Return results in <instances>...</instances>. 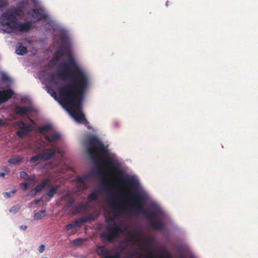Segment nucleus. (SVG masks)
<instances>
[{"mask_svg":"<svg viewBox=\"0 0 258 258\" xmlns=\"http://www.w3.org/2000/svg\"><path fill=\"white\" fill-rule=\"evenodd\" d=\"M74 43L66 31V110L78 123L90 129V123L83 112V102L90 86V78L77 63Z\"/></svg>","mask_w":258,"mask_h":258,"instance_id":"nucleus-1","label":"nucleus"},{"mask_svg":"<svg viewBox=\"0 0 258 258\" xmlns=\"http://www.w3.org/2000/svg\"><path fill=\"white\" fill-rule=\"evenodd\" d=\"M116 179L120 183L129 185L130 188L134 192H127L125 196L132 195L133 198L130 200L132 204L134 210L141 213L150 221L154 220L160 213V209L156 206H151L148 209L144 207L146 200L144 195L141 194L138 189L139 182L134 178H131L127 176L119 175L116 177Z\"/></svg>","mask_w":258,"mask_h":258,"instance_id":"nucleus-2","label":"nucleus"},{"mask_svg":"<svg viewBox=\"0 0 258 258\" xmlns=\"http://www.w3.org/2000/svg\"><path fill=\"white\" fill-rule=\"evenodd\" d=\"M45 80L52 87L58 89V95L57 96L53 89L45 86L47 93L64 109V59L60 61L59 69L55 73H50L49 77Z\"/></svg>","mask_w":258,"mask_h":258,"instance_id":"nucleus-3","label":"nucleus"},{"mask_svg":"<svg viewBox=\"0 0 258 258\" xmlns=\"http://www.w3.org/2000/svg\"><path fill=\"white\" fill-rule=\"evenodd\" d=\"M87 152L92 160L100 162L104 166L111 168L114 165V161L109 157V150L104 143L95 136L88 139Z\"/></svg>","mask_w":258,"mask_h":258,"instance_id":"nucleus-4","label":"nucleus"},{"mask_svg":"<svg viewBox=\"0 0 258 258\" xmlns=\"http://www.w3.org/2000/svg\"><path fill=\"white\" fill-rule=\"evenodd\" d=\"M106 230L108 232H103L101 237L103 240L109 242L114 241L122 232L120 225L116 223L107 226Z\"/></svg>","mask_w":258,"mask_h":258,"instance_id":"nucleus-5","label":"nucleus"},{"mask_svg":"<svg viewBox=\"0 0 258 258\" xmlns=\"http://www.w3.org/2000/svg\"><path fill=\"white\" fill-rule=\"evenodd\" d=\"M16 18L15 15L10 12L4 13L0 18V23L2 25L11 29L12 25H15L16 23Z\"/></svg>","mask_w":258,"mask_h":258,"instance_id":"nucleus-6","label":"nucleus"},{"mask_svg":"<svg viewBox=\"0 0 258 258\" xmlns=\"http://www.w3.org/2000/svg\"><path fill=\"white\" fill-rule=\"evenodd\" d=\"M110 206L113 212L117 215L122 214L128 211L127 208L116 200H111Z\"/></svg>","mask_w":258,"mask_h":258,"instance_id":"nucleus-7","label":"nucleus"},{"mask_svg":"<svg viewBox=\"0 0 258 258\" xmlns=\"http://www.w3.org/2000/svg\"><path fill=\"white\" fill-rule=\"evenodd\" d=\"M92 176L91 173H87L82 176H77L76 178L77 182L78 184V188L80 190H84L87 188V186L85 182Z\"/></svg>","mask_w":258,"mask_h":258,"instance_id":"nucleus-8","label":"nucleus"},{"mask_svg":"<svg viewBox=\"0 0 258 258\" xmlns=\"http://www.w3.org/2000/svg\"><path fill=\"white\" fill-rule=\"evenodd\" d=\"M32 25L29 22L20 23L16 22L15 25L11 26V29L17 30L21 32H28L31 28Z\"/></svg>","mask_w":258,"mask_h":258,"instance_id":"nucleus-9","label":"nucleus"},{"mask_svg":"<svg viewBox=\"0 0 258 258\" xmlns=\"http://www.w3.org/2000/svg\"><path fill=\"white\" fill-rule=\"evenodd\" d=\"M32 17L34 22H38L46 18L47 16L41 9H34L32 10Z\"/></svg>","mask_w":258,"mask_h":258,"instance_id":"nucleus-10","label":"nucleus"},{"mask_svg":"<svg viewBox=\"0 0 258 258\" xmlns=\"http://www.w3.org/2000/svg\"><path fill=\"white\" fill-rule=\"evenodd\" d=\"M14 92L11 89L0 91V105L12 98Z\"/></svg>","mask_w":258,"mask_h":258,"instance_id":"nucleus-11","label":"nucleus"},{"mask_svg":"<svg viewBox=\"0 0 258 258\" xmlns=\"http://www.w3.org/2000/svg\"><path fill=\"white\" fill-rule=\"evenodd\" d=\"M56 152L55 149L53 148L46 149L42 154H40L42 160L47 161L51 159L55 156Z\"/></svg>","mask_w":258,"mask_h":258,"instance_id":"nucleus-12","label":"nucleus"},{"mask_svg":"<svg viewBox=\"0 0 258 258\" xmlns=\"http://www.w3.org/2000/svg\"><path fill=\"white\" fill-rule=\"evenodd\" d=\"M63 37L62 36V43L60 50L56 52L54 54V57L50 61V63L56 65L58 61L64 55V49L63 48Z\"/></svg>","mask_w":258,"mask_h":258,"instance_id":"nucleus-13","label":"nucleus"},{"mask_svg":"<svg viewBox=\"0 0 258 258\" xmlns=\"http://www.w3.org/2000/svg\"><path fill=\"white\" fill-rule=\"evenodd\" d=\"M31 111V109L29 107L16 105L14 108V112L21 116H28Z\"/></svg>","mask_w":258,"mask_h":258,"instance_id":"nucleus-14","label":"nucleus"},{"mask_svg":"<svg viewBox=\"0 0 258 258\" xmlns=\"http://www.w3.org/2000/svg\"><path fill=\"white\" fill-rule=\"evenodd\" d=\"M28 1L27 0L19 2L17 5V10H16V14L19 16L20 15V13L23 12L25 8L28 6Z\"/></svg>","mask_w":258,"mask_h":258,"instance_id":"nucleus-15","label":"nucleus"},{"mask_svg":"<svg viewBox=\"0 0 258 258\" xmlns=\"http://www.w3.org/2000/svg\"><path fill=\"white\" fill-rule=\"evenodd\" d=\"M15 125L19 128L27 130V131H31V125L30 124H27L22 120H18L15 122Z\"/></svg>","mask_w":258,"mask_h":258,"instance_id":"nucleus-16","label":"nucleus"},{"mask_svg":"<svg viewBox=\"0 0 258 258\" xmlns=\"http://www.w3.org/2000/svg\"><path fill=\"white\" fill-rule=\"evenodd\" d=\"M96 252L99 256H103L109 255L110 251L106 248L104 246H98L97 247Z\"/></svg>","mask_w":258,"mask_h":258,"instance_id":"nucleus-17","label":"nucleus"},{"mask_svg":"<svg viewBox=\"0 0 258 258\" xmlns=\"http://www.w3.org/2000/svg\"><path fill=\"white\" fill-rule=\"evenodd\" d=\"M150 222V225L152 229L155 230H161L163 228V223L160 220H154Z\"/></svg>","mask_w":258,"mask_h":258,"instance_id":"nucleus-18","label":"nucleus"},{"mask_svg":"<svg viewBox=\"0 0 258 258\" xmlns=\"http://www.w3.org/2000/svg\"><path fill=\"white\" fill-rule=\"evenodd\" d=\"M60 138V135L56 133L51 134L49 135H46L45 136V140L50 142H56L58 141Z\"/></svg>","mask_w":258,"mask_h":258,"instance_id":"nucleus-19","label":"nucleus"},{"mask_svg":"<svg viewBox=\"0 0 258 258\" xmlns=\"http://www.w3.org/2000/svg\"><path fill=\"white\" fill-rule=\"evenodd\" d=\"M49 182L50 179L49 178L44 179L39 184L37 185L35 187L36 190V192H38L41 191L45 187V186L49 183Z\"/></svg>","mask_w":258,"mask_h":258,"instance_id":"nucleus-20","label":"nucleus"},{"mask_svg":"<svg viewBox=\"0 0 258 258\" xmlns=\"http://www.w3.org/2000/svg\"><path fill=\"white\" fill-rule=\"evenodd\" d=\"M28 51L27 47L23 46L22 43H19L18 47L16 48V52L17 54L23 55L26 54Z\"/></svg>","mask_w":258,"mask_h":258,"instance_id":"nucleus-21","label":"nucleus"},{"mask_svg":"<svg viewBox=\"0 0 258 258\" xmlns=\"http://www.w3.org/2000/svg\"><path fill=\"white\" fill-rule=\"evenodd\" d=\"M23 160V157L21 156H15L11 158H10L8 162L10 164H14V165H18L21 162H22Z\"/></svg>","mask_w":258,"mask_h":258,"instance_id":"nucleus-22","label":"nucleus"},{"mask_svg":"<svg viewBox=\"0 0 258 258\" xmlns=\"http://www.w3.org/2000/svg\"><path fill=\"white\" fill-rule=\"evenodd\" d=\"M58 188V186H54L47 191L46 195L48 196L50 199H52L54 195L56 193Z\"/></svg>","mask_w":258,"mask_h":258,"instance_id":"nucleus-23","label":"nucleus"},{"mask_svg":"<svg viewBox=\"0 0 258 258\" xmlns=\"http://www.w3.org/2000/svg\"><path fill=\"white\" fill-rule=\"evenodd\" d=\"M46 215V211L45 210H40L38 212L35 213L34 216L35 220H39L41 219Z\"/></svg>","mask_w":258,"mask_h":258,"instance_id":"nucleus-24","label":"nucleus"},{"mask_svg":"<svg viewBox=\"0 0 258 258\" xmlns=\"http://www.w3.org/2000/svg\"><path fill=\"white\" fill-rule=\"evenodd\" d=\"M98 194V192L96 191L92 192L88 197V201L89 202L96 201L97 199Z\"/></svg>","mask_w":258,"mask_h":258,"instance_id":"nucleus-25","label":"nucleus"},{"mask_svg":"<svg viewBox=\"0 0 258 258\" xmlns=\"http://www.w3.org/2000/svg\"><path fill=\"white\" fill-rule=\"evenodd\" d=\"M51 128V126L50 124L44 125L41 127H39L38 130L41 134L46 133L49 131Z\"/></svg>","mask_w":258,"mask_h":258,"instance_id":"nucleus-26","label":"nucleus"},{"mask_svg":"<svg viewBox=\"0 0 258 258\" xmlns=\"http://www.w3.org/2000/svg\"><path fill=\"white\" fill-rule=\"evenodd\" d=\"M39 160H42L41 155L39 154L36 156H33L30 159L29 162L31 164L36 163Z\"/></svg>","mask_w":258,"mask_h":258,"instance_id":"nucleus-27","label":"nucleus"},{"mask_svg":"<svg viewBox=\"0 0 258 258\" xmlns=\"http://www.w3.org/2000/svg\"><path fill=\"white\" fill-rule=\"evenodd\" d=\"M30 131H27V130H19L16 132L17 135L19 137H23L26 136Z\"/></svg>","mask_w":258,"mask_h":258,"instance_id":"nucleus-28","label":"nucleus"},{"mask_svg":"<svg viewBox=\"0 0 258 258\" xmlns=\"http://www.w3.org/2000/svg\"><path fill=\"white\" fill-rule=\"evenodd\" d=\"M20 209V206L17 205L13 206L9 210V212L14 214L17 213Z\"/></svg>","mask_w":258,"mask_h":258,"instance_id":"nucleus-29","label":"nucleus"},{"mask_svg":"<svg viewBox=\"0 0 258 258\" xmlns=\"http://www.w3.org/2000/svg\"><path fill=\"white\" fill-rule=\"evenodd\" d=\"M121 255L118 252H115L112 255H106L102 258H120Z\"/></svg>","mask_w":258,"mask_h":258,"instance_id":"nucleus-30","label":"nucleus"},{"mask_svg":"<svg viewBox=\"0 0 258 258\" xmlns=\"http://www.w3.org/2000/svg\"><path fill=\"white\" fill-rule=\"evenodd\" d=\"M21 178L27 180L29 178L28 174L25 171H21L20 173Z\"/></svg>","mask_w":258,"mask_h":258,"instance_id":"nucleus-31","label":"nucleus"},{"mask_svg":"<svg viewBox=\"0 0 258 258\" xmlns=\"http://www.w3.org/2000/svg\"><path fill=\"white\" fill-rule=\"evenodd\" d=\"M83 242V240L81 238H77L74 240L73 241V244L75 245H80L82 244Z\"/></svg>","mask_w":258,"mask_h":258,"instance_id":"nucleus-32","label":"nucleus"},{"mask_svg":"<svg viewBox=\"0 0 258 258\" xmlns=\"http://www.w3.org/2000/svg\"><path fill=\"white\" fill-rule=\"evenodd\" d=\"M87 221V219L85 217H82L80 219H79L78 220L76 221V223L77 224H82L86 222Z\"/></svg>","mask_w":258,"mask_h":258,"instance_id":"nucleus-33","label":"nucleus"},{"mask_svg":"<svg viewBox=\"0 0 258 258\" xmlns=\"http://www.w3.org/2000/svg\"><path fill=\"white\" fill-rule=\"evenodd\" d=\"M37 192H36V189L34 188H33V189H31V190L30 191V192H29V193L28 195H29V196H32V197H34V196H35V195L37 194Z\"/></svg>","mask_w":258,"mask_h":258,"instance_id":"nucleus-34","label":"nucleus"},{"mask_svg":"<svg viewBox=\"0 0 258 258\" xmlns=\"http://www.w3.org/2000/svg\"><path fill=\"white\" fill-rule=\"evenodd\" d=\"M45 246L43 244L39 246V248H38V251L40 252V253H42L44 250H45Z\"/></svg>","mask_w":258,"mask_h":258,"instance_id":"nucleus-35","label":"nucleus"},{"mask_svg":"<svg viewBox=\"0 0 258 258\" xmlns=\"http://www.w3.org/2000/svg\"><path fill=\"white\" fill-rule=\"evenodd\" d=\"M4 196L6 198H9L12 196V192L10 191L5 192L4 193Z\"/></svg>","mask_w":258,"mask_h":258,"instance_id":"nucleus-36","label":"nucleus"},{"mask_svg":"<svg viewBox=\"0 0 258 258\" xmlns=\"http://www.w3.org/2000/svg\"><path fill=\"white\" fill-rule=\"evenodd\" d=\"M21 185L22 186V188L27 189L28 188V184L27 182L25 183H22L21 184Z\"/></svg>","mask_w":258,"mask_h":258,"instance_id":"nucleus-37","label":"nucleus"},{"mask_svg":"<svg viewBox=\"0 0 258 258\" xmlns=\"http://www.w3.org/2000/svg\"><path fill=\"white\" fill-rule=\"evenodd\" d=\"M42 201V198H40L39 199H36L35 200L34 202L35 204H37L39 203Z\"/></svg>","mask_w":258,"mask_h":258,"instance_id":"nucleus-38","label":"nucleus"},{"mask_svg":"<svg viewBox=\"0 0 258 258\" xmlns=\"http://www.w3.org/2000/svg\"><path fill=\"white\" fill-rule=\"evenodd\" d=\"M114 218H109L108 220H107L106 221L108 223L109 222H114Z\"/></svg>","mask_w":258,"mask_h":258,"instance_id":"nucleus-39","label":"nucleus"},{"mask_svg":"<svg viewBox=\"0 0 258 258\" xmlns=\"http://www.w3.org/2000/svg\"><path fill=\"white\" fill-rule=\"evenodd\" d=\"M27 228V227L26 225H22L21 226V229L23 230H26Z\"/></svg>","mask_w":258,"mask_h":258,"instance_id":"nucleus-40","label":"nucleus"},{"mask_svg":"<svg viewBox=\"0 0 258 258\" xmlns=\"http://www.w3.org/2000/svg\"><path fill=\"white\" fill-rule=\"evenodd\" d=\"M4 125H5L4 122L2 120L0 119V126H3Z\"/></svg>","mask_w":258,"mask_h":258,"instance_id":"nucleus-41","label":"nucleus"},{"mask_svg":"<svg viewBox=\"0 0 258 258\" xmlns=\"http://www.w3.org/2000/svg\"><path fill=\"white\" fill-rule=\"evenodd\" d=\"M97 173L98 174H99L102 173L101 169L100 168H98V171H97Z\"/></svg>","mask_w":258,"mask_h":258,"instance_id":"nucleus-42","label":"nucleus"},{"mask_svg":"<svg viewBox=\"0 0 258 258\" xmlns=\"http://www.w3.org/2000/svg\"><path fill=\"white\" fill-rule=\"evenodd\" d=\"M16 189H13L11 191H10L11 192H12V195L15 194L16 192Z\"/></svg>","mask_w":258,"mask_h":258,"instance_id":"nucleus-43","label":"nucleus"},{"mask_svg":"<svg viewBox=\"0 0 258 258\" xmlns=\"http://www.w3.org/2000/svg\"><path fill=\"white\" fill-rule=\"evenodd\" d=\"M5 175V174L3 172H0V176L4 177Z\"/></svg>","mask_w":258,"mask_h":258,"instance_id":"nucleus-44","label":"nucleus"},{"mask_svg":"<svg viewBox=\"0 0 258 258\" xmlns=\"http://www.w3.org/2000/svg\"><path fill=\"white\" fill-rule=\"evenodd\" d=\"M133 233H134V235H139V232H138V231H134V232H133Z\"/></svg>","mask_w":258,"mask_h":258,"instance_id":"nucleus-45","label":"nucleus"},{"mask_svg":"<svg viewBox=\"0 0 258 258\" xmlns=\"http://www.w3.org/2000/svg\"><path fill=\"white\" fill-rule=\"evenodd\" d=\"M108 184V182H105L104 183H103V186L106 187Z\"/></svg>","mask_w":258,"mask_h":258,"instance_id":"nucleus-46","label":"nucleus"},{"mask_svg":"<svg viewBox=\"0 0 258 258\" xmlns=\"http://www.w3.org/2000/svg\"><path fill=\"white\" fill-rule=\"evenodd\" d=\"M70 225H68L67 226H66V228L69 230L70 228Z\"/></svg>","mask_w":258,"mask_h":258,"instance_id":"nucleus-47","label":"nucleus"},{"mask_svg":"<svg viewBox=\"0 0 258 258\" xmlns=\"http://www.w3.org/2000/svg\"><path fill=\"white\" fill-rule=\"evenodd\" d=\"M132 256H133V254H132L131 255L126 256L125 258H132Z\"/></svg>","mask_w":258,"mask_h":258,"instance_id":"nucleus-48","label":"nucleus"},{"mask_svg":"<svg viewBox=\"0 0 258 258\" xmlns=\"http://www.w3.org/2000/svg\"><path fill=\"white\" fill-rule=\"evenodd\" d=\"M166 6H168V2H167L166 3Z\"/></svg>","mask_w":258,"mask_h":258,"instance_id":"nucleus-49","label":"nucleus"},{"mask_svg":"<svg viewBox=\"0 0 258 258\" xmlns=\"http://www.w3.org/2000/svg\"><path fill=\"white\" fill-rule=\"evenodd\" d=\"M67 167L66 166V167H65L66 171L67 170Z\"/></svg>","mask_w":258,"mask_h":258,"instance_id":"nucleus-50","label":"nucleus"}]
</instances>
